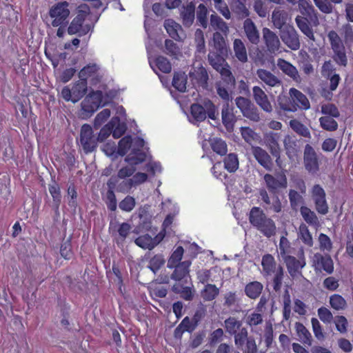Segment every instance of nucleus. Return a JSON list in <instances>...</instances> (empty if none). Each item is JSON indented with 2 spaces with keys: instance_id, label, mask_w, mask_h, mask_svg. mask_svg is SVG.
<instances>
[{
  "instance_id": "obj_15",
  "label": "nucleus",
  "mask_w": 353,
  "mask_h": 353,
  "mask_svg": "<svg viewBox=\"0 0 353 353\" xmlns=\"http://www.w3.org/2000/svg\"><path fill=\"white\" fill-rule=\"evenodd\" d=\"M191 262L190 261H184L177 265H174L171 279L176 281L177 283H187L188 280L190 279V266Z\"/></svg>"
},
{
  "instance_id": "obj_14",
  "label": "nucleus",
  "mask_w": 353,
  "mask_h": 353,
  "mask_svg": "<svg viewBox=\"0 0 353 353\" xmlns=\"http://www.w3.org/2000/svg\"><path fill=\"white\" fill-rule=\"evenodd\" d=\"M262 33L263 39L268 51L271 54H275L279 52L281 42L276 34L268 28H263Z\"/></svg>"
},
{
  "instance_id": "obj_63",
  "label": "nucleus",
  "mask_w": 353,
  "mask_h": 353,
  "mask_svg": "<svg viewBox=\"0 0 353 353\" xmlns=\"http://www.w3.org/2000/svg\"><path fill=\"white\" fill-rule=\"evenodd\" d=\"M334 323L336 330L341 334H345L347 332L348 321L345 316L337 315L334 319Z\"/></svg>"
},
{
  "instance_id": "obj_21",
  "label": "nucleus",
  "mask_w": 353,
  "mask_h": 353,
  "mask_svg": "<svg viewBox=\"0 0 353 353\" xmlns=\"http://www.w3.org/2000/svg\"><path fill=\"white\" fill-rule=\"evenodd\" d=\"M263 179L269 192L274 194L276 193L279 188H286L288 184L287 179L285 176L279 180L270 174H265Z\"/></svg>"
},
{
  "instance_id": "obj_57",
  "label": "nucleus",
  "mask_w": 353,
  "mask_h": 353,
  "mask_svg": "<svg viewBox=\"0 0 353 353\" xmlns=\"http://www.w3.org/2000/svg\"><path fill=\"white\" fill-rule=\"evenodd\" d=\"M328 116L321 117L319 119L321 127L330 132L335 131L338 129V123L333 119Z\"/></svg>"
},
{
  "instance_id": "obj_50",
  "label": "nucleus",
  "mask_w": 353,
  "mask_h": 353,
  "mask_svg": "<svg viewBox=\"0 0 353 353\" xmlns=\"http://www.w3.org/2000/svg\"><path fill=\"white\" fill-rule=\"evenodd\" d=\"M245 2V0H234L231 5L232 11L240 18H245L249 16V11Z\"/></svg>"
},
{
  "instance_id": "obj_52",
  "label": "nucleus",
  "mask_w": 353,
  "mask_h": 353,
  "mask_svg": "<svg viewBox=\"0 0 353 353\" xmlns=\"http://www.w3.org/2000/svg\"><path fill=\"white\" fill-rule=\"evenodd\" d=\"M303 194L295 190H290L288 193L290 206L292 210L297 211L301 205L303 203Z\"/></svg>"
},
{
  "instance_id": "obj_22",
  "label": "nucleus",
  "mask_w": 353,
  "mask_h": 353,
  "mask_svg": "<svg viewBox=\"0 0 353 353\" xmlns=\"http://www.w3.org/2000/svg\"><path fill=\"white\" fill-rule=\"evenodd\" d=\"M257 77L264 83L270 87H277L282 85V81L271 72L265 69H258L256 71Z\"/></svg>"
},
{
  "instance_id": "obj_60",
  "label": "nucleus",
  "mask_w": 353,
  "mask_h": 353,
  "mask_svg": "<svg viewBox=\"0 0 353 353\" xmlns=\"http://www.w3.org/2000/svg\"><path fill=\"white\" fill-rule=\"evenodd\" d=\"M279 250L283 259L288 256H291V254L293 253V248L285 236H282L280 239Z\"/></svg>"
},
{
  "instance_id": "obj_61",
  "label": "nucleus",
  "mask_w": 353,
  "mask_h": 353,
  "mask_svg": "<svg viewBox=\"0 0 353 353\" xmlns=\"http://www.w3.org/2000/svg\"><path fill=\"white\" fill-rule=\"evenodd\" d=\"M155 65L158 69L165 74L170 73L172 70V64L170 61L163 56H159L155 59Z\"/></svg>"
},
{
  "instance_id": "obj_5",
  "label": "nucleus",
  "mask_w": 353,
  "mask_h": 353,
  "mask_svg": "<svg viewBox=\"0 0 353 353\" xmlns=\"http://www.w3.org/2000/svg\"><path fill=\"white\" fill-rule=\"evenodd\" d=\"M234 344L243 353H258V346L253 336L248 335L246 327H242L234 336Z\"/></svg>"
},
{
  "instance_id": "obj_20",
  "label": "nucleus",
  "mask_w": 353,
  "mask_h": 353,
  "mask_svg": "<svg viewBox=\"0 0 353 353\" xmlns=\"http://www.w3.org/2000/svg\"><path fill=\"white\" fill-rule=\"evenodd\" d=\"M277 65L285 74L290 77L294 81L301 83V78L299 74L298 70L290 62L283 59H279Z\"/></svg>"
},
{
  "instance_id": "obj_30",
  "label": "nucleus",
  "mask_w": 353,
  "mask_h": 353,
  "mask_svg": "<svg viewBox=\"0 0 353 353\" xmlns=\"http://www.w3.org/2000/svg\"><path fill=\"white\" fill-rule=\"evenodd\" d=\"M88 90V82L84 79H79L76 81L72 87L73 92L72 102L76 103L81 99L85 94Z\"/></svg>"
},
{
  "instance_id": "obj_10",
  "label": "nucleus",
  "mask_w": 353,
  "mask_h": 353,
  "mask_svg": "<svg viewBox=\"0 0 353 353\" xmlns=\"http://www.w3.org/2000/svg\"><path fill=\"white\" fill-rule=\"evenodd\" d=\"M312 262V266L316 272L324 271L327 274H331L334 272V262L328 254L315 253Z\"/></svg>"
},
{
  "instance_id": "obj_16",
  "label": "nucleus",
  "mask_w": 353,
  "mask_h": 353,
  "mask_svg": "<svg viewBox=\"0 0 353 353\" xmlns=\"http://www.w3.org/2000/svg\"><path fill=\"white\" fill-rule=\"evenodd\" d=\"M251 152L259 164L268 171L272 170L273 161L265 150L259 146H252Z\"/></svg>"
},
{
  "instance_id": "obj_53",
  "label": "nucleus",
  "mask_w": 353,
  "mask_h": 353,
  "mask_svg": "<svg viewBox=\"0 0 353 353\" xmlns=\"http://www.w3.org/2000/svg\"><path fill=\"white\" fill-rule=\"evenodd\" d=\"M210 145L212 150L221 156L225 155L228 152V147L225 141L219 138H214L211 140Z\"/></svg>"
},
{
  "instance_id": "obj_8",
  "label": "nucleus",
  "mask_w": 353,
  "mask_h": 353,
  "mask_svg": "<svg viewBox=\"0 0 353 353\" xmlns=\"http://www.w3.org/2000/svg\"><path fill=\"white\" fill-rule=\"evenodd\" d=\"M311 196L317 212L321 214H326L329 210L326 194L324 189L319 184H316L312 187Z\"/></svg>"
},
{
  "instance_id": "obj_43",
  "label": "nucleus",
  "mask_w": 353,
  "mask_h": 353,
  "mask_svg": "<svg viewBox=\"0 0 353 353\" xmlns=\"http://www.w3.org/2000/svg\"><path fill=\"white\" fill-rule=\"evenodd\" d=\"M289 125L290 128L293 130V131L295 132L299 135L307 139L311 138L310 130L307 128L306 125H305L299 120L295 119H291L290 121Z\"/></svg>"
},
{
  "instance_id": "obj_34",
  "label": "nucleus",
  "mask_w": 353,
  "mask_h": 353,
  "mask_svg": "<svg viewBox=\"0 0 353 353\" xmlns=\"http://www.w3.org/2000/svg\"><path fill=\"white\" fill-rule=\"evenodd\" d=\"M233 50L236 58L242 63L248 61L247 50L244 43L240 39H235L233 42Z\"/></svg>"
},
{
  "instance_id": "obj_46",
  "label": "nucleus",
  "mask_w": 353,
  "mask_h": 353,
  "mask_svg": "<svg viewBox=\"0 0 353 353\" xmlns=\"http://www.w3.org/2000/svg\"><path fill=\"white\" fill-rule=\"evenodd\" d=\"M224 168L229 172H235L239 168V159L236 154L230 153L223 159Z\"/></svg>"
},
{
  "instance_id": "obj_29",
  "label": "nucleus",
  "mask_w": 353,
  "mask_h": 353,
  "mask_svg": "<svg viewBox=\"0 0 353 353\" xmlns=\"http://www.w3.org/2000/svg\"><path fill=\"white\" fill-rule=\"evenodd\" d=\"M263 284L257 281H251L246 284L245 286V294L251 299H256L259 298L263 291Z\"/></svg>"
},
{
  "instance_id": "obj_2",
  "label": "nucleus",
  "mask_w": 353,
  "mask_h": 353,
  "mask_svg": "<svg viewBox=\"0 0 353 353\" xmlns=\"http://www.w3.org/2000/svg\"><path fill=\"white\" fill-rule=\"evenodd\" d=\"M341 30L344 41L334 30L327 33V39L333 51V60L337 65L345 67L347 65V57L344 42L353 43V28L350 23H345L342 26Z\"/></svg>"
},
{
  "instance_id": "obj_49",
  "label": "nucleus",
  "mask_w": 353,
  "mask_h": 353,
  "mask_svg": "<svg viewBox=\"0 0 353 353\" xmlns=\"http://www.w3.org/2000/svg\"><path fill=\"white\" fill-rule=\"evenodd\" d=\"M330 307L336 311L343 310L347 307L346 300L339 294H334L330 296Z\"/></svg>"
},
{
  "instance_id": "obj_3",
  "label": "nucleus",
  "mask_w": 353,
  "mask_h": 353,
  "mask_svg": "<svg viewBox=\"0 0 353 353\" xmlns=\"http://www.w3.org/2000/svg\"><path fill=\"white\" fill-rule=\"evenodd\" d=\"M90 14V7L85 3L81 4L77 8V14L68 24L67 32L68 34H77L79 37L86 35L92 28V26L85 23V20Z\"/></svg>"
},
{
  "instance_id": "obj_41",
  "label": "nucleus",
  "mask_w": 353,
  "mask_h": 353,
  "mask_svg": "<svg viewBox=\"0 0 353 353\" xmlns=\"http://www.w3.org/2000/svg\"><path fill=\"white\" fill-rule=\"evenodd\" d=\"M188 78L185 72H175L174 73L172 79V86L181 92H184L186 90Z\"/></svg>"
},
{
  "instance_id": "obj_25",
  "label": "nucleus",
  "mask_w": 353,
  "mask_h": 353,
  "mask_svg": "<svg viewBox=\"0 0 353 353\" xmlns=\"http://www.w3.org/2000/svg\"><path fill=\"white\" fill-rule=\"evenodd\" d=\"M222 122L228 130L233 129L236 122L235 115L233 113V108L230 107L229 103L223 105L221 111Z\"/></svg>"
},
{
  "instance_id": "obj_51",
  "label": "nucleus",
  "mask_w": 353,
  "mask_h": 353,
  "mask_svg": "<svg viewBox=\"0 0 353 353\" xmlns=\"http://www.w3.org/2000/svg\"><path fill=\"white\" fill-rule=\"evenodd\" d=\"M145 159V154L140 150L134 149L125 158V161L130 165H137Z\"/></svg>"
},
{
  "instance_id": "obj_37",
  "label": "nucleus",
  "mask_w": 353,
  "mask_h": 353,
  "mask_svg": "<svg viewBox=\"0 0 353 353\" xmlns=\"http://www.w3.org/2000/svg\"><path fill=\"white\" fill-rule=\"evenodd\" d=\"M164 27L170 37L176 41H180L179 32L182 31L181 26L173 19H166L164 22Z\"/></svg>"
},
{
  "instance_id": "obj_24",
  "label": "nucleus",
  "mask_w": 353,
  "mask_h": 353,
  "mask_svg": "<svg viewBox=\"0 0 353 353\" xmlns=\"http://www.w3.org/2000/svg\"><path fill=\"white\" fill-rule=\"evenodd\" d=\"M290 95L292 97L295 105H297V109L308 110L310 108V103L307 97L299 90L292 88L289 91Z\"/></svg>"
},
{
  "instance_id": "obj_27",
  "label": "nucleus",
  "mask_w": 353,
  "mask_h": 353,
  "mask_svg": "<svg viewBox=\"0 0 353 353\" xmlns=\"http://www.w3.org/2000/svg\"><path fill=\"white\" fill-rule=\"evenodd\" d=\"M181 17L183 24L186 27L192 25L195 18V5L193 2L189 3L186 6H183L181 11Z\"/></svg>"
},
{
  "instance_id": "obj_12",
  "label": "nucleus",
  "mask_w": 353,
  "mask_h": 353,
  "mask_svg": "<svg viewBox=\"0 0 353 353\" xmlns=\"http://www.w3.org/2000/svg\"><path fill=\"white\" fill-rule=\"evenodd\" d=\"M303 162L305 169L310 172H316L319 170V162L316 152L310 144H306L305 146Z\"/></svg>"
},
{
  "instance_id": "obj_32",
  "label": "nucleus",
  "mask_w": 353,
  "mask_h": 353,
  "mask_svg": "<svg viewBox=\"0 0 353 353\" xmlns=\"http://www.w3.org/2000/svg\"><path fill=\"white\" fill-rule=\"evenodd\" d=\"M295 329L299 341L305 345H311L312 337L306 327L302 323L296 322Z\"/></svg>"
},
{
  "instance_id": "obj_23",
  "label": "nucleus",
  "mask_w": 353,
  "mask_h": 353,
  "mask_svg": "<svg viewBox=\"0 0 353 353\" xmlns=\"http://www.w3.org/2000/svg\"><path fill=\"white\" fill-rule=\"evenodd\" d=\"M288 19V13L280 8H275L272 12V21L274 27L280 30L285 26H291L287 23Z\"/></svg>"
},
{
  "instance_id": "obj_64",
  "label": "nucleus",
  "mask_w": 353,
  "mask_h": 353,
  "mask_svg": "<svg viewBox=\"0 0 353 353\" xmlns=\"http://www.w3.org/2000/svg\"><path fill=\"white\" fill-rule=\"evenodd\" d=\"M319 319L325 324H330L334 319L332 312L326 307L322 306L317 310Z\"/></svg>"
},
{
  "instance_id": "obj_4",
  "label": "nucleus",
  "mask_w": 353,
  "mask_h": 353,
  "mask_svg": "<svg viewBox=\"0 0 353 353\" xmlns=\"http://www.w3.org/2000/svg\"><path fill=\"white\" fill-rule=\"evenodd\" d=\"M48 14L52 27L68 25V17L70 14L69 3L65 1L56 3L50 8Z\"/></svg>"
},
{
  "instance_id": "obj_7",
  "label": "nucleus",
  "mask_w": 353,
  "mask_h": 353,
  "mask_svg": "<svg viewBox=\"0 0 353 353\" xmlns=\"http://www.w3.org/2000/svg\"><path fill=\"white\" fill-rule=\"evenodd\" d=\"M97 142L90 125L83 124L80 132V143L84 152L88 153L94 151L97 148Z\"/></svg>"
},
{
  "instance_id": "obj_6",
  "label": "nucleus",
  "mask_w": 353,
  "mask_h": 353,
  "mask_svg": "<svg viewBox=\"0 0 353 353\" xmlns=\"http://www.w3.org/2000/svg\"><path fill=\"white\" fill-rule=\"evenodd\" d=\"M235 103L243 117L254 122L260 121V112L256 105L249 99L238 97L235 99Z\"/></svg>"
},
{
  "instance_id": "obj_31",
  "label": "nucleus",
  "mask_w": 353,
  "mask_h": 353,
  "mask_svg": "<svg viewBox=\"0 0 353 353\" xmlns=\"http://www.w3.org/2000/svg\"><path fill=\"white\" fill-rule=\"evenodd\" d=\"M183 283H176L172 287V290L175 294H179L180 297L185 301H192L194 297V290L192 287L183 286Z\"/></svg>"
},
{
  "instance_id": "obj_28",
  "label": "nucleus",
  "mask_w": 353,
  "mask_h": 353,
  "mask_svg": "<svg viewBox=\"0 0 353 353\" xmlns=\"http://www.w3.org/2000/svg\"><path fill=\"white\" fill-rule=\"evenodd\" d=\"M298 6L299 11L302 14V16H300L301 17H306L310 21H318V17L315 13L314 8L307 1L299 0Z\"/></svg>"
},
{
  "instance_id": "obj_42",
  "label": "nucleus",
  "mask_w": 353,
  "mask_h": 353,
  "mask_svg": "<svg viewBox=\"0 0 353 353\" xmlns=\"http://www.w3.org/2000/svg\"><path fill=\"white\" fill-rule=\"evenodd\" d=\"M298 238L307 248L313 246V239L307 226L302 222L298 232Z\"/></svg>"
},
{
  "instance_id": "obj_19",
  "label": "nucleus",
  "mask_w": 353,
  "mask_h": 353,
  "mask_svg": "<svg viewBox=\"0 0 353 353\" xmlns=\"http://www.w3.org/2000/svg\"><path fill=\"white\" fill-rule=\"evenodd\" d=\"M243 28L247 39L251 43L256 45L259 43V32L255 23L250 18L245 19Z\"/></svg>"
},
{
  "instance_id": "obj_1",
  "label": "nucleus",
  "mask_w": 353,
  "mask_h": 353,
  "mask_svg": "<svg viewBox=\"0 0 353 353\" xmlns=\"http://www.w3.org/2000/svg\"><path fill=\"white\" fill-rule=\"evenodd\" d=\"M172 223L163 222L161 230L157 234V230L152 229V222H139V224L133 230L134 233L140 234L134 240V243L143 249L152 250L163 240L165 236L166 228Z\"/></svg>"
},
{
  "instance_id": "obj_39",
  "label": "nucleus",
  "mask_w": 353,
  "mask_h": 353,
  "mask_svg": "<svg viewBox=\"0 0 353 353\" xmlns=\"http://www.w3.org/2000/svg\"><path fill=\"white\" fill-rule=\"evenodd\" d=\"M119 121H120L119 117H112L111 120L100 130L98 137H97L98 141H104L112 134L113 128Z\"/></svg>"
},
{
  "instance_id": "obj_62",
  "label": "nucleus",
  "mask_w": 353,
  "mask_h": 353,
  "mask_svg": "<svg viewBox=\"0 0 353 353\" xmlns=\"http://www.w3.org/2000/svg\"><path fill=\"white\" fill-rule=\"evenodd\" d=\"M90 98L91 96H86L81 103L82 110L90 115L92 114L99 108L97 103L89 99Z\"/></svg>"
},
{
  "instance_id": "obj_9",
  "label": "nucleus",
  "mask_w": 353,
  "mask_h": 353,
  "mask_svg": "<svg viewBox=\"0 0 353 353\" xmlns=\"http://www.w3.org/2000/svg\"><path fill=\"white\" fill-rule=\"evenodd\" d=\"M280 37L284 44L292 50L295 51L300 48L299 36L292 25L285 26L283 29H281L280 30Z\"/></svg>"
},
{
  "instance_id": "obj_13",
  "label": "nucleus",
  "mask_w": 353,
  "mask_h": 353,
  "mask_svg": "<svg viewBox=\"0 0 353 353\" xmlns=\"http://www.w3.org/2000/svg\"><path fill=\"white\" fill-rule=\"evenodd\" d=\"M287 270L290 275L294 278L301 274L302 268L305 265V260L302 251V254L299 259L293 256H288L283 259Z\"/></svg>"
},
{
  "instance_id": "obj_47",
  "label": "nucleus",
  "mask_w": 353,
  "mask_h": 353,
  "mask_svg": "<svg viewBox=\"0 0 353 353\" xmlns=\"http://www.w3.org/2000/svg\"><path fill=\"white\" fill-rule=\"evenodd\" d=\"M201 296L205 301H210L216 298L219 289L214 284L208 283L201 291Z\"/></svg>"
},
{
  "instance_id": "obj_17",
  "label": "nucleus",
  "mask_w": 353,
  "mask_h": 353,
  "mask_svg": "<svg viewBox=\"0 0 353 353\" xmlns=\"http://www.w3.org/2000/svg\"><path fill=\"white\" fill-rule=\"evenodd\" d=\"M117 183L118 179L114 176H111L107 182L108 190L106 192L105 203L108 209L110 211L116 210L117 206V199L114 192Z\"/></svg>"
},
{
  "instance_id": "obj_45",
  "label": "nucleus",
  "mask_w": 353,
  "mask_h": 353,
  "mask_svg": "<svg viewBox=\"0 0 353 353\" xmlns=\"http://www.w3.org/2000/svg\"><path fill=\"white\" fill-rule=\"evenodd\" d=\"M99 67L96 63H89L84 66L79 72V77L87 81L90 77L97 76Z\"/></svg>"
},
{
  "instance_id": "obj_44",
  "label": "nucleus",
  "mask_w": 353,
  "mask_h": 353,
  "mask_svg": "<svg viewBox=\"0 0 353 353\" xmlns=\"http://www.w3.org/2000/svg\"><path fill=\"white\" fill-rule=\"evenodd\" d=\"M208 61L212 67L217 72L222 70L228 65L225 60L220 54L215 52L209 53Z\"/></svg>"
},
{
  "instance_id": "obj_54",
  "label": "nucleus",
  "mask_w": 353,
  "mask_h": 353,
  "mask_svg": "<svg viewBox=\"0 0 353 353\" xmlns=\"http://www.w3.org/2000/svg\"><path fill=\"white\" fill-rule=\"evenodd\" d=\"M208 11L206 6L204 4L201 3L197 8L196 21L197 23L203 28H206L208 26Z\"/></svg>"
},
{
  "instance_id": "obj_18",
  "label": "nucleus",
  "mask_w": 353,
  "mask_h": 353,
  "mask_svg": "<svg viewBox=\"0 0 353 353\" xmlns=\"http://www.w3.org/2000/svg\"><path fill=\"white\" fill-rule=\"evenodd\" d=\"M253 98L257 105L265 112H271L272 106L265 92L259 86H254L252 88Z\"/></svg>"
},
{
  "instance_id": "obj_55",
  "label": "nucleus",
  "mask_w": 353,
  "mask_h": 353,
  "mask_svg": "<svg viewBox=\"0 0 353 353\" xmlns=\"http://www.w3.org/2000/svg\"><path fill=\"white\" fill-rule=\"evenodd\" d=\"M210 24L214 30H220L225 34L229 31L227 23L216 14L210 16Z\"/></svg>"
},
{
  "instance_id": "obj_48",
  "label": "nucleus",
  "mask_w": 353,
  "mask_h": 353,
  "mask_svg": "<svg viewBox=\"0 0 353 353\" xmlns=\"http://www.w3.org/2000/svg\"><path fill=\"white\" fill-rule=\"evenodd\" d=\"M226 331L234 336L240 332L242 327V323L234 317H229L224 321Z\"/></svg>"
},
{
  "instance_id": "obj_38",
  "label": "nucleus",
  "mask_w": 353,
  "mask_h": 353,
  "mask_svg": "<svg viewBox=\"0 0 353 353\" xmlns=\"http://www.w3.org/2000/svg\"><path fill=\"white\" fill-rule=\"evenodd\" d=\"M264 236L270 237L276 234L274 222H250Z\"/></svg>"
},
{
  "instance_id": "obj_36",
  "label": "nucleus",
  "mask_w": 353,
  "mask_h": 353,
  "mask_svg": "<svg viewBox=\"0 0 353 353\" xmlns=\"http://www.w3.org/2000/svg\"><path fill=\"white\" fill-rule=\"evenodd\" d=\"M263 271L265 275H272L276 271V263L272 255L266 254L263 256L261 261Z\"/></svg>"
},
{
  "instance_id": "obj_35",
  "label": "nucleus",
  "mask_w": 353,
  "mask_h": 353,
  "mask_svg": "<svg viewBox=\"0 0 353 353\" xmlns=\"http://www.w3.org/2000/svg\"><path fill=\"white\" fill-rule=\"evenodd\" d=\"M219 72L221 74V79L217 83L225 85L228 88L234 89L236 80L230 70L229 65H227V68L220 70Z\"/></svg>"
},
{
  "instance_id": "obj_26",
  "label": "nucleus",
  "mask_w": 353,
  "mask_h": 353,
  "mask_svg": "<svg viewBox=\"0 0 353 353\" xmlns=\"http://www.w3.org/2000/svg\"><path fill=\"white\" fill-rule=\"evenodd\" d=\"M295 21L300 30L310 39L314 41V34L312 28L310 27V23H316L317 21H312L309 20L308 18L301 17L300 16H297Z\"/></svg>"
},
{
  "instance_id": "obj_40",
  "label": "nucleus",
  "mask_w": 353,
  "mask_h": 353,
  "mask_svg": "<svg viewBox=\"0 0 353 353\" xmlns=\"http://www.w3.org/2000/svg\"><path fill=\"white\" fill-rule=\"evenodd\" d=\"M283 144L286 154L290 159H293L297 155V144L294 137L286 135L283 139Z\"/></svg>"
},
{
  "instance_id": "obj_56",
  "label": "nucleus",
  "mask_w": 353,
  "mask_h": 353,
  "mask_svg": "<svg viewBox=\"0 0 353 353\" xmlns=\"http://www.w3.org/2000/svg\"><path fill=\"white\" fill-rule=\"evenodd\" d=\"M190 113L196 121L201 122L206 119V111L200 104L193 103L190 107Z\"/></svg>"
},
{
  "instance_id": "obj_11",
  "label": "nucleus",
  "mask_w": 353,
  "mask_h": 353,
  "mask_svg": "<svg viewBox=\"0 0 353 353\" xmlns=\"http://www.w3.org/2000/svg\"><path fill=\"white\" fill-rule=\"evenodd\" d=\"M281 135L278 132H269L265 133L263 137L264 143L270 150L273 157L276 158V161L281 158V150L279 145Z\"/></svg>"
},
{
  "instance_id": "obj_59",
  "label": "nucleus",
  "mask_w": 353,
  "mask_h": 353,
  "mask_svg": "<svg viewBox=\"0 0 353 353\" xmlns=\"http://www.w3.org/2000/svg\"><path fill=\"white\" fill-rule=\"evenodd\" d=\"M165 259L161 254H155L149 261L148 268L156 274L164 265Z\"/></svg>"
},
{
  "instance_id": "obj_33",
  "label": "nucleus",
  "mask_w": 353,
  "mask_h": 353,
  "mask_svg": "<svg viewBox=\"0 0 353 353\" xmlns=\"http://www.w3.org/2000/svg\"><path fill=\"white\" fill-rule=\"evenodd\" d=\"M278 105L280 109L285 112H294L297 110V105L293 101L292 97L287 95L281 94L277 99Z\"/></svg>"
},
{
  "instance_id": "obj_58",
  "label": "nucleus",
  "mask_w": 353,
  "mask_h": 353,
  "mask_svg": "<svg viewBox=\"0 0 353 353\" xmlns=\"http://www.w3.org/2000/svg\"><path fill=\"white\" fill-rule=\"evenodd\" d=\"M183 252L184 250L183 247L178 246L170 256L168 261V267L169 268H173L174 265H177L179 263H181V260L182 259Z\"/></svg>"
}]
</instances>
